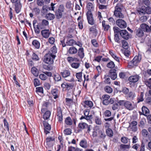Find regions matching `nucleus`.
I'll use <instances>...</instances> for the list:
<instances>
[{
  "label": "nucleus",
  "mask_w": 151,
  "mask_h": 151,
  "mask_svg": "<svg viewBox=\"0 0 151 151\" xmlns=\"http://www.w3.org/2000/svg\"><path fill=\"white\" fill-rule=\"evenodd\" d=\"M123 6L121 4H118L115 7L114 14L117 18H123L124 17V15L121 13Z\"/></svg>",
  "instance_id": "f257e3e1"
},
{
  "label": "nucleus",
  "mask_w": 151,
  "mask_h": 151,
  "mask_svg": "<svg viewBox=\"0 0 151 151\" xmlns=\"http://www.w3.org/2000/svg\"><path fill=\"white\" fill-rule=\"evenodd\" d=\"M61 74L65 80L70 82L74 81L73 77L70 76V73L69 70H65L61 72Z\"/></svg>",
  "instance_id": "f03ea898"
},
{
  "label": "nucleus",
  "mask_w": 151,
  "mask_h": 151,
  "mask_svg": "<svg viewBox=\"0 0 151 151\" xmlns=\"http://www.w3.org/2000/svg\"><path fill=\"white\" fill-rule=\"evenodd\" d=\"M55 56L52 53H47L46 54L44 57V62L49 64H52L54 62Z\"/></svg>",
  "instance_id": "7ed1b4c3"
},
{
  "label": "nucleus",
  "mask_w": 151,
  "mask_h": 151,
  "mask_svg": "<svg viewBox=\"0 0 151 151\" xmlns=\"http://www.w3.org/2000/svg\"><path fill=\"white\" fill-rule=\"evenodd\" d=\"M137 11L139 14L144 15L146 13L150 14H151V8L149 6H142L137 9Z\"/></svg>",
  "instance_id": "20e7f679"
},
{
  "label": "nucleus",
  "mask_w": 151,
  "mask_h": 151,
  "mask_svg": "<svg viewBox=\"0 0 151 151\" xmlns=\"http://www.w3.org/2000/svg\"><path fill=\"white\" fill-rule=\"evenodd\" d=\"M141 59V55H138L135 56L132 60L129 63V64L130 65L132 66H137L140 62Z\"/></svg>",
  "instance_id": "39448f33"
},
{
  "label": "nucleus",
  "mask_w": 151,
  "mask_h": 151,
  "mask_svg": "<svg viewBox=\"0 0 151 151\" xmlns=\"http://www.w3.org/2000/svg\"><path fill=\"white\" fill-rule=\"evenodd\" d=\"M65 8L63 4L60 5L58 9L55 12V15L57 19H59L62 16V13L64 12Z\"/></svg>",
  "instance_id": "423d86ee"
},
{
  "label": "nucleus",
  "mask_w": 151,
  "mask_h": 151,
  "mask_svg": "<svg viewBox=\"0 0 151 151\" xmlns=\"http://www.w3.org/2000/svg\"><path fill=\"white\" fill-rule=\"evenodd\" d=\"M116 24L118 27L122 29L125 28L127 26L126 22L122 19L117 20L116 21Z\"/></svg>",
  "instance_id": "0eeeda50"
},
{
  "label": "nucleus",
  "mask_w": 151,
  "mask_h": 151,
  "mask_svg": "<svg viewBox=\"0 0 151 151\" xmlns=\"http://www.w3.org/2000/svg\"><path fill=\"white\" fill-rule=\"evenodd\" d=\"M124 106L126 109L129 111L132 110L134 108V106L132 103L129 101H126Z\"/></svg>",
  "instance_id": "6e6552de"
},
{
  "label": "nucleus",
  "mask_w": 151,
  "mask_h": 151,
  "mask_svg": "<svg viewBox=\"0 0 151 151\" xmlns=\"http://www.w3.org/2000/svg\"><path fill=\"white\" fill-rule=\"evenodd\" d=\"M43 124L44 127V131L45 133L47 134L50 133V131L51 130V127L50 125L46 122H43Z\"/></svg>",
  "instance_id": "1a4fd4ad"
},
{
  "label": "nucleus",
  "mask_w": 151,
  "mask_h": 151,
  "mask_svg": "<svg viewBox=\"0 0 151 151\" xmlns=\"http://www.w3.org/2000/svg\"><path fill=\"white\" fill-rule=\"evenodd\" d=\"M139 78V76L137 75L132 76L129 78L128 80L130 82L135 83L138 81Z\"/></svg>",
  "instance_id": "9d476101"
},
{
  "label": "nucleus",
  "mask_w": 151,
  "mask_h": 151,
  "mask_svg": "<svg viewBox=\"0 0 151 151\" xmlns=\"http://www.w3.org/2000/svg\"><path fill=\"white\" fill-rule=\"evenodd\" d=\"M120 34L122 38L125 39L127 40L129 37V35L126 30H121L120 32Z\"/></svg>",
  "instance_id": "9b49d317"
},
{
  "label": "nucleus",
  "mask_w": 151,
  "mask_h": 151,
  "mask_svg": "<svg viewBox=\"0 0 151 151\" xmlns=\"http://www.w3.org/2000/svg\"><path fill=\"white\" fill-rule=\"evenodd\" d=\"M109 98L110 96L108 95L105 94L102 96V103L103 104L105 105H108Z\"/></svg>",
  "instance_id": "f8f14e48"
},
{
  "label": "nucleus",
  "mask_w": 151,
  "mask_h": 151,
  "mask_svg": "<svg viewBox=\"0 0 151 151\" xmlns=\"http://www.w3.org/2000/svg\"><path fill=\"white\" fill-rule=\"evenodd\" d=\"M116 71V70L115 69H111L109 72V76L113 80H114L117 78V74Z\"/></svg>",
  "instance_id": "ddd939ff"
},
{
  "label": "nucleus",
  "mask_w": 151,
  "mask_h": 151,
  "mask_svg": "<svg viewBox=\"0 0 151 151\" xmlns=\"http://www.w3.org/2000/svg\"><path fill=\"white\" fill-rule=\"evenodd\" d=\"M42 36L45 38H47L49 36L50 33L49 30H44L41 31Z\"/></svg>",
  "instance_id": "4468645a"
},
{
  "label": "nucleus",
  "mask_w": 151,
  "mask_h": 151,
  "mask_svg": "<svg viewBox=\"0 0 151 151\" xmlns=\"http://www.w3.org/2000/svg\"><path fill=\"white\" fill-rule=\"evenodd\" d=\"M88 124L84 122L80 123L78 124V127L80 130H82L87 128Z\"/></svg>",
  "instance_id": "2eb2a0df"
},
{
  "label": "nucleus",
  "mask_w": 151,
  "mask_h": 151,
  "mask_svg": "<svg viewBox=\"0 0 151 151\" xmlns=\"http://www.w3.org/2000/svg\"><path fill=\"white\" fill-rule=\"evenodd\" d=\"M141 28L145 30L147 32L151 31V29L150 27L145 24H142L140 25Z\"/></svg>",
  "instance_id": "dca6fc26"
},
{
  "label": "nucleus",
  "mask_w": 151,
  "mask_h": 151,
  "mask_svg": "<svg viewBox=\"0 0 151 151\" xmlns=\"http://www.w3.org/2000/svg\"><path fill=\"white\" fill-rule=\"evenodd\" d=\"M136 33L137 35L139 37H142L144 35L143 31L140 28H138L136 29Z\"/></svg>",
  "instance_id": "f3484780"
},
{
  "label": "nucleus",
  "mask_w": 151,
  "mask_h": 151,
  "mask_svg": "<svg viewBox=\"0 0 151 151\" xmlns=\"http://www.w3.org/2000/svg\"><path fill=\"white\" fill-rule=\"evenodd\" d=\"M54 140V139L52 137H48L46 139L47 145L48 147L52 146V142Z\"/></svg>",
  "instance_id": "a211bd4d"
},
{
  "label": "nucleus",
  "mask_w": 151,
  "mask_h": 151,
  "mask_svg": "<svg viewBox=\"0 0 151 151\" xmlns=\"http://www.w3.org/2000/svg\"><path fill=\"white\" fill-rule=\"evenodd\" d=\"M84 105L83 106L84 107H88L91 108L93 106V102L90 101H84Z\"/></svg>",
  "instance_id": "6ab92c4d"
},
{
  "label": "nucleus",
  "mask_w": 151,
  "mask_h": 151,
  "mask_svg": "<svg viewBox=\"0 0 151 151\" xmlns=\"http://www.w3.org/2000/svg\"><path fill=\"white\" fill-rule=\"evenodd\" d=\"M34 28L35 33L37 34H39L40 33V29H42L43 28V27H42V25L40 24H39L36 26V27H35Z\"/></svg>",
  "instance_id": "aec40b11"
},
{
  "label": "nucleus",
  "mask_w": 151,
  "mask_h": 151,
  "mask_svg": "<svg viewBox=\"0 0 151 151\" xmlns=\"http://www.w3.org/2000/svg\"><path fill=\"white\" fill-rule=\"evenodd\" d=\"M57 116L58 121L60 122H61L63 120V115L61 110H60L58 111Z\"/></svg>",
  "instance_id": "412c9836"
},
{
  "label": "nucleus",
  "mask_w": 151,
  "mask_h": 151,
  "mask_svg": "<svg viewBox=\"0 0 151 151\" xmlns=\"http://www.w3.org/2000/svg\"><path fill=\"white\" fill-rule=\"evenodd\" d=\"M142 114L145 116H147L149 113V111L148 108L145 106H143L142 108Z\"/></svg>",
  "instance_id": "4be33fe9"
},
{
  "label": "nucleus",
  "mask_w": 151,
  "mask_h": 151,
  "mask_svg": "<svg viewBox=\"0 0 151 151\" xmlns=\"http://www.w3.org/2000/svg\"><path fill=\"white\" fill-rule=\"evenodd\" d=\"M32 45L35 48L38 49L40 47V43L37 40H34L32 42Z\"/></svg>",
  "instance_id": "5701e85b"
},
{
  "label": "nucleus",
  "mask_w": 151,
  "mask_h": 151,
  "mask_svg": "<svg viewBox=\"0 0 151 151\" xmlns=\"http://www.w3.org/2000/svg\"><path fill=\"white\" fill-rule=\"evenodd\" d=\"M80 145L82 147L86 148L88 147V145L86 141L85 140H82L80 143Z\"/></svg>",
  "instance_id": "b1692460"
},
{
  "label": "nucleus",
  "mask_w": 151,
  "mask_h": 151,
  "mask_svg": "<svg viewBox=\"0 0 151 151\" xmlns=\"http://www.w3.org/2000/svg\"><path fill=\"white\" fill-rule=\"evenodd\" d=\"M78 50L76 48L74 47H70L68 50V53L71 54H74L77 53Z\"/></svg>",
  "instance_id": "393cba45"
},
{
  "label": "nucleus",
  "mask_w": 151,
  "mask_h": 151,
  "mask_svg": "<svg viewBox=\"0 0 151 151\" xmlns=\"http://www.w3.org/2000/svg\"><path fill=\"white\" fill-rule=\"evenodd\" d=\"M102 26L104 31H108L110 28V26L109 25L106 24L105 23V21L103 20L102 22Z\"/></svg>",
  "instance_id": "a878e982"
},
{
  "label": "nucleus",
  "mask_w": 151,
  "mask_h": 151,
  "mask_svg": "<svg viewBox=\"0 0 151 151\" xmlns=\"http://www.w3.org/2000/svg\"><path fill=\"white\" fill-rule=\"evenodd\" d=\"M107 67L109 68H114L115 66V64L114 62L109 60V62L107 64Z\"/></svg>",
  "instance_id": "bb28decb"
},
{
  "label": "nucleus",
  "mask_w": 151,
  "mask_h": 151,
  "mask_svg": "<svg viewBox=\"0 0 151 151\" xmlns=\"http://www.w3.org/2000/svg\"><path fill=\"white\" fill-rule=\"evenodd\" d=\"M78 54L79 57L81 58H84V49L83 48H80L78 50Z\"/></svg>",
  "instance_id": "cd10ccee"
},
{
  "label": "nucleus",
  "mask_w": 151,
  "mask_h": 151,
  "mask_svg": "<svg viewBox=\"0 0 151 151\" xmlns=\"http://www.w3.org/2000/svg\"><path fill=\"white\" fill-rule=\"evenodd\" d=\"M15 11L17 13H18L20 11L21 5L20 1L15 3Z\"/></svg>",
  "instance_id": "c85d7f7f"
},
{
  "label": "nucleus",
  "mask_w": 151,
  "mask_h": 151,
  "mask_svg": "<svg viewBox=\"0 0 151 151\" xmlns=\"http://www.w3.org/2000/svg\"><path fill=\"white\" fill-rule=\"evenodd\" d=\"M98 134L99 135V138L104 139L106 136V135L104 132L101 130H98Z\"/></svg>",
  "instance_id": "c756f323"
},
{
  "label": "nucleus",
  "mask_w": 151,
  "mask_h": 151,
  "mask_svg": "<svg viewBox=\"0 0 151 151\" xmlns=\"http://www.w3.org/2000/svg\"><path fill=\"white\" fill-rule=\"evenodd\" d=\"M129 147L130 145H129L122 144L120 145V151H127L126 149H129Z\"/></svg>",
  "instance_id": "7c9ffc66"
},
{
  "label": "nucleus",
  "mask_w": 151,
  "mask_h": 151,
  "mask_svg": "<svg viewBox=\"0 0 151 151\" xmlns=\"http://www.w3.org/2000/svg\"><path fill=\"white\" fill-rule=\"evenodd\" d=\"M65 122L67 125H71L73 123L70 117H68L65 119Z\"/></svg>",
  "instance_id": "2f4dec72"
},
{
  "label": "nucleus",
  "mask_w": 151,
  "mask_h": 151,
  "mask_svg": "<svg viewBox=\"0 0 151 151\" xmlns=\"http://www.w3.org/2000/svg\"><path fill=\"white\" fill-rule=\"evenodd\" d=\"M52 94L54 96V99H56L58 97L57 94L58 93V90L57 89L55 88L52 89L51 91Z\"/></svg>",
  "instance_id": "473e14b6"
},
{
  "label": "nucleus",
  "mask_w": 151,
  "mask_h": 151,
  "mask_svg": "<svg viewBox=\"0 0 151 151\" xmlns=\"http://www.w3.org/2000/svg\"><path fill=\"white\" fill-rule=\"evenodd\" d=\"M106 132L108 136L109 137H112L113 136V132L111 129H107L106 131Z\"/></svg>",
  "instance_id": "72a5a7b5"
},
{
  "label": "nucleus",
  "mask_w": 151,
  "mask_h": 151,
  "mask_svg": "<svg viewBox=\"0 0 151 151\" xmlns=\"http://www.w3.org/2000/svg\"><path fill=\"white\" fill-rule=\"evenodd\" d=\"M46 17L47 19L50 20H53L55 17L54 15L51 13H49L47 14Z\"/></svg>",
  "instance_id": "f704fd0d"
},
{
  "label": "nucleus",
  "mask_w": 151,
  "mask_h": 151,
  "mask_svg": "<svg viewBox=\"0 0 151 151\" xmlns=\"http://www.w3.org/2000/svg\"><path fill=\"white\" fill-rule=\"evenodd\" d=\"M51 113L49 111H46L43 116V118L45 119H49Z\"/></svg>",
  "instance_id": "c9c22d12"
},
{
  "label": "nucleus",
  "mask_w": 151,
  "mask_h": 151,
  "mask_svg": "<svg viewBox=\"0 0 151 151\" xmlns=\"http://www.w3.org/2000/svg\"><path fill=\"white\" fill-rule=\"evenodd\" d=\"M31 72L35 76H37L38 74V72L37 69L35 67H33L31 69Z\"/></svg>",
  "instance_id": "e433bc0d"
},
{
  "label": "nucleus",
  "mask_w": 151,
  "mask_h": 151,
  "mask_svg": "<svg viewBox=\"0 0 151 151\" xmlns=\"http://www.w3.org/2000/svg\"><path fill=\"white\" fill-rule=\"evenodd\" d=\"M3 122L4 124V126L5 129L7 130L8 131H9V124L6 120L5 119H4Z\"/></svg>",
  "instance_id": "4c0bfd02"
},
{
  "label": "nucleus",
  "mask_w": 151,
  "mask_h": 151,
  "mask_svg": "<svg viewBox=\"0 0 151 151\" xmlns=\"http://www.w3.org/2000/svg\"><path fill=\"white\" fill-rule=\"evenodd\" d=\"M105 91L108 93H111L113 91L112 89L109 86H106L104 88Z\"/></svg>",
  "instance_id": "58836bf2"
},
{
  "label": "nucleus",
  "mask_w": 151,
  "mask_h": 151,
  "mask_svg": "<svg viewBox=\"0 0 151 151\" xmlns=\"http://www.w3.org/2000/svg\"><path fill=\"white\" fill-rule=\"evenodd\" d=\"M65 6L67 8L71 10L73 9V4L70 1L68 2L66 4Z\"/></svg>",
  "instance_id": "ea45409f"
},
{
  "label": "nucleus",
  "mask_w": 151,
  "mask_h": 151,
  "mask_svg": "<svg viewBox=\"0 0 151 151\" xmlns=\"http://www.w3.org/2000/svg\"><path fill=\"white\" fill-rule=\"evenodd\" d=\"M123 47L125 49H127L128 48V45L127 42L125 40L122 41Z\"/></svg>",
  "instance_id": "a19ab883"
},
{
  "label": "nucleus",
  "mask_w": 151,
  "mask_h": 151,
  "mask_svg": "<svg viewBox=\"0 0 151 151\" xmlns=\"http://www.w3.org/2000/svg\"><path fill=\"white\" fill-rule=\"evenodd\" d=\"M144 96V94L143 92H141L139 96L137 98V103H139L140 102L143 101L144 99L143 98Z\"/></svg>",
  "instance_id": "79ce46f5"
},
{
  "label": "nucleus",
  "mask_w": 151,
  "mask_h": 151,
  "mask_svg": "<svg viewBox=\"0 0 151 151\" xmlns=\"http://www.w3.org/2000/svg\"><path fill=\"white\" fill-rule=\"evenodd\" d=\"M144 82L147 86L151 89V78L148 80H145Z\"/></svg>",
  "instance_id": "37998d69"
},
{
  "label": "nucleus",
  "mask_w": 151,
  "mask_h": 151,
  "mask_svg": "<svg viewBox=\"0 0 151 151\" xmlns=\"http://www.w3.org/2000/svg\"><path fill=\"white\" fill-rule=\"evenodd\" d=\"M82 72H80L79 73H77L76 74V77L78 80V81H80L82 80Z\"/></svg>",
  "instance_id": "c03bdc74"
},
{
  "label": "nucleus",
  "mask_w": 151,
  "mask_h": 151,
  "mask_svg": "<svg viewBox=\"0 0 151 151\" xmlns=\"http://www.w3.org/2000/svg\"><path fill=\"white\" fill-rule=\"evenodd\" d=\"M54 78L56 81H58L61 80V77L59 74H56L55 75Z\"/></svg>",
  "instance_id": "a18cd8bd"
},
{
  "label": "nucleus",
  "mask_w": 151,
  "mask_h": 151,
  "mask_svg": "<svg viewBox=\"0 0 151 151\" xmlns=\"http://www.w3.org/2000/svg\"><path fill=\"white\" fill-rule=\"evenodd\" d=\"M64 133L65 135H69L71 133V130L69 128H67L64 131Z\"/></svg>",
  "instance_id": "49530a36"
},
{
  "label": "nucleus",
  "mask_w": 151,
  "mask_h": 151,
  "mask_svg": "<svg viewBox=\"0 0 151 151\" xmlns=\"http://www.w3.org/2000/svg\"><path fill=\"white\" fill-rule=\"evenodd\" d=\"M80 64L78 63H73L71 64V67L75 69H77L80 66Z\"/></svg>",
  "instance_id": "de8ad7c7"
},
{
  "label": "nucleus",
  "mask_w": 151,
  "mask_h": 151,
  "mask_svg": "<svg viewBox=\"0 0 151 151\" xmlns=\"http://www.w3.org/2000/svg\"><path fill=\"white\" fill-rule=\"evenodd\" d=\"M142 135L145 137H147L148 135V133L147 130L145 129H143L142 131Z\"/></svg>",
  "instance_id": "09e8293b"
},
{
  "label": "nucleus",
  "mask_w": 151,
  "mask_h": 151,
  "mask_svg": "<svg viewBox=\"0 0 151 151\" xmlns=\"http://www.w3.org/2000/svg\"><path fill=\"white\" fill-rule=\"evenodd\" d=\"M40 78L42 80H45L47 78V76L46 75L43 74H40L39 75Z\"/></svg>",
  "instance_id": "8fccbe9b"
},
{
  "label": "nucleus",
  "mask_w": 151,
  "mask_h": 151,
  "mask_svg": "<svg viewBox=\"0 0 151 151\" xmlns=\"http://www.w3.org/2000/svg\"><path fill=\"white\" fill-rule=\"evenodd\" d=\"M75 41L73 39L67 41L66 43L68 45H72L75 43Z\"/></svg>",
  "instance_id": "3c124183"
},
{
  "label": "nucleus",
  "mask_w": 151,
  "mask_h": 151,
  "mask_svg": "<svg viewBox=\"0 0 151 151\" xmlns=\"http://www.w3.org/2000/svg\"><path fill=\"white\" fill-rule=\"evenodd\" d=\"M104 115L106 117H109L111 116V112L110 111L106 110L104 112Z\"/></svg>",
  "instance_id": "603ef678"
},
{
  "label": "nucleus",
  "mask_w": 151,
  "mask_h": 151,
  "mask_svg": "<svg viewBox=\"0 0 151 151\" xmlns=\"http://www.w3.org/2000/svg\"><path fill=\"white\" fill-rule=\"evenodd\" d=\"M49 22L48 21L43 19L42 20V24H41L42 25V27H43V26H46L48 25Z\"/></svg>",
  "instance_id": "864d4df0"
},
{
  "label": "nucleus",
  "mask_w": 151,
  "mask_h": 151,
  "mask_svg": "<svg viewBox=\"0 0 151 151\" xmlns=\"http://www.w3.org/2000/svg\"><path fill=\"white\" fill-rule=\"evenodd\" d=\"M88 23L91 25H93L94 24V21L93 19V17L89 18L87 19Z\"/></svg>",
  "instance_id": "5fc2aeb1"
},
{
  "label": "nucleus",
  "mask_w": 151,
  "mask_h": 151,
  "mask_svg": "<svg viewBox=\"0 0 151 151\" xmlns=\"http://www.w3.org/2000/svg\"><path fill=\"white\" fill-rule=\"evenodd\" d=\"M87 19L93 17V15L91 11L88 10L86 14Z\"/></svg>",
  "instance_id": "6e6d98bb"
},
{
  "label": "nucleus",
  "mask_w": 151,
  "mask_h": 151,
  "mask_svg": "<svg viewBox=\"0 0 151 151\" xmlns=\"http://www.w3.org/2000/svg\"><path fill=\"white\" fill-rule=\"evenodd\" d=\"M33 82L34 85L35 86H39L40 84V83L39 81L37 79H35L34 80Z\"/></svg>",
  "instance_id": "4d7b16f0"
},
{
  "label": "nucleus",
  "mask_w": 151,
  "mask_h": 151,
  "mask_svg": "<svg viewBox=\"0 0 151 151\" xmlns=\"http://www.w3.org/2000/svg\"><path fill=\"white\" fill-rule=\"evenodd\" d=\"M95 122L96 124L98 125H101V119L98 117H96L95 119Z\"/></svg>",
  "instance_id": "13d9d810"
},
{
  "label": "nucleus",
  "mask_w": 151,
  "mask_h": 151,
  "mask_svg": "<svg viewBox=\"0 0 151 151\" xmlns=\"http://www.w3.org/2000/svg\"><path fill=\"white\" fill-rule=\"evenodd\" d=\"M128 96L129 98L132 99L135 96V93L132 91H130L129 92L128 94Z\"/></svg>",
  "instance_id": "bf43d9fd"
},
{
  "label": "nucleus",
  "mask_w": 151,
  "mask_h": 151,
  "mask_svg": "<svg viewBox=\"0 0 151 151\" xmlns=\"http://www.w3.org/2000/svg\"><path fill=\"white\" fill-rule=\"evenodd\" d=\"M91 42L93 45V46L95 47H97L99 46V45L96 41L95 39H93L91 40Z\"/></svg>",
  "instance_id": "052dcab7"
},
{
  "label": "nucleus",
  "mask_w": 151,
  "mask_h": 151,
  "mask_svg": "<svg viewBox=\"0 0 151 151\" xmlns=\"http://www.w3.org/2000/svg\"><path fill=\"white\" fill-rule=\"evenodd\" d=\"M32 12L33 13H35L36 14H38L40 13V10L39 8H35L32 10Z\"/></svg>",
  "instance_id": "680f3d73"
},
{
  "label": "nucleus",
  "mask_w": 151,
  "mask_h": 151,
  "mask_svg": "<svg viewBox=\"0 0 151 151\" xmlns=\"http://www.w3.org/2000/svg\"><path fill=\"white\" fill-rule=\"evenodd\" d=\"M67 60L69 62H71L74 61H78V60L76 58H73L71 57H68L67 58Z\"/></svg>",
  "instance_id": "e2e57ef3"
},
{
  "label": "nucleus",
  "mask_w": 151,
  "mask_h": 151,
  "mask_svg": "<svg viewBox=\"0 0 151 151\" xmlns=\"http://www.w3.org/2000/svg\"><path fill=\"white\" fill-rule=\"evenodd\" d=\"M51 53H52V54L55 55L57 52V49L55 46H53L51 48Z\"/></svg>",
  "instance_id": "0e129e2a"
},
{
  "label": "nucleus",
  "mask_w": 151,
  "mask_h": 151,
  "mask_svg": "<svg viewBox=\"0 0 151 151\" xmlns=\"http://www.w3.org/2000/svg\"><path fill=\"white\" fill-rule=\"evenodd\" d=\"M93 7V6L91 3L89 2L88 3L87 5V8L88 10L91 11Z\"/></svg>",
  "instance_id": "69168bd1"
},
{
  "label": "nucleus",
  "mask_w": 151,
  "mask_h": 151,
  "mask_svg": "<svg viewBox=\"0 0 151 151\" xmlns=\"http://www.w3.org/2000/svg\"><path fill=\"white\" fill-rule=\"evenodd\" d=\"M147 18L145 16L141 17L139 19V20L141 22H144L147 21Z\"/></svg>",
  "instance_id": "338daca9"
},
{
  "label": "nucleus",
  "mask_w": 151,
  "mask_h": 151,
  "mask_svg": "<svg viewBox=\"0 0 151 151\" xmlns=\"http://www.w3.org/2000/svg\"><path fill=\"white\" fill-rule=\"evenodd\" d=\"M32 58L33 60L36 61L38 60L39 59L37 55L34 53L32 55Z\"/></svg>",
  "instance_id": "774afa93"
}]
</instances>
